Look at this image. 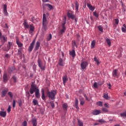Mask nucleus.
<instances>
[{
  "label": "nucleus",
  "instance_id": "16",
  "mask_svg": "<svg viewBox=\"0 0 126 126\" xmlns=\"http://www.w3.org/2000/svg\"><path fill=\"white\" fill-rule=\"evenodd\" d=\"M69 55L72 56V58H75V50L73 49L72 51H69Z\"/></svg>",
  "mask_w": 126,
  "mask_h": 126
},
{
  "label": "nucleus",
  "instance_id": "46",
  "mask_svg": "<svg viewBox=\"0 0 126 126\" xmlns=\"http://www.w3.org/2000/svg\"><path fill=\"white\" fill-rule=\"evenodd\" d=\"M32 103H33L34 106H36V105H37L38 104V101H37L36 99H33Z\"/></svg>",
  "mask_w": 126,
  "mask_h": 126
},
{
  "label": "nucleus",
  "instance_id": "9",
  "mask_svg": "<svg viewBox=\"0 0 126 126\" xmlns=\"http://www.w3.org/2000/svg\"><path fill=\"white\" fill-rule=\"evenodd\" d=\"M16 43L19 48H21V47H23V44L21 43V42H20V40H19V39H18V38L17 37H16Z\"/></svg>",
  "mask_w": 126,
  "mask_h": 126
},
{
  "label": "nucleus",
  "instance_id": "57",
  "mask_svg": "<svg viewBox=\"0 0 126 126\" xmlns=\"http://www.w3.org/2000/svg\"><path fill=\"white\" fill-rule=\"evenodd\" d=\"M12 79L13 80L14 82H16V77H15V76L12 77Z\"/></svg>",
  "mask_w": 126,
  "mask_h": 126
},
{
  "label": "nucleus",
  "instance_id": "49",
  "mask_svg": "<svg viewBox=\"0 0 126 126\" xmlns=\"http://www.w3.org/2000/svg\"><path fill=\"white\" fill-rule=\"evenodd\" d=\"M98 30H99V31H100L101 32H103V27H102V26H99L98 27Z\"/></svg>",
  "mask_w": 126,
  "mask_h": 126
},
{
  "label": "nucleus",
  "instance_id": "52",
  "mask_svg": "<svg viewBox=\"0 0 126 126\" xmlns=\"http://www.w3.org/2000/svg\"><path fill=\"white\" fill-rule=\"evenodd\" d=\"M94 88H98V84L97 83V82H94Z\"/></svg>",
  "mask_w": 126,
  "mask_h": 126
},
{
  "label": "nucleus",
  "instance_id": "45",
  "mask_svg": "<svg viewBox=\"0 0 126 126\" xmlns=\"http://www.w3.org/2000/svg\"><path fill=\"white\" fill-rule=\"evenodd\" d=\"M122 30L123 31V32H126V25H123V27L122 28Z\"/></svg>",
  "mask_w": 126,
  "mask_h": 126
},
{
  "label": "nucleus",
  "instance_id": "33",
  "mask_svg": "<svg viewBox=\"0 0 126 126\" xmlns=\"http://www.w3.org/2000/svg\"><path fill=\"white\" fill-rule=\"evenodd\" d=\"M12 46V43L10 42H8V45H7V48H8L7 51H9V50H10Z\"/></svg>",
  "mask_w": 126,
  "mask_h": 126
},
{
  "label": "nucleus",
  "instance_id": "59",
  "mask_svg": "<svg viewBox=\"0 0 126 126\" xmlns=\"http://www.w3.org/2000/svg\"><path fill=\"white\" fill-rule=\"evenodd\" d=\"M34 20H35V17H32V20H30V21H32V22H34Z\"/></svg>",
  "mask_w": 126,
  "mask_h": 126
},
{
  "label": "nucleus",
  "instance_id": "17",
  "mask_svg": "<svg viewBox=\"0 0 126 126\" xmlns=\"http://www.w3.org/2000/svg\"><path fill=\"white\" fill-rule=\"evenodd\" d=\"M87 5L88 8H89L90 10H91V11H94V10L95 9V7L92 6V5H91V4H89V3H87Z\"/></svg>",
  "mask_w": 126,
  "mask_h": 126
},
{
  "label": "nucleus",
  "instance_id": "12",
  "mask_svg": "<svg viewBox=\"0 0 126 126\" xmlns=\"http://www.w3.org/2000/svg\"><path fill=\"white\" fill-rule=\"evenodd\" d=\"M118 70L117 69L114 70L112 72V75L113 77H119V75L118 74Z\"/></svg>",
  "mask_w": 126,
  "mask_h": 126
},
{
  "label": "nucleus",
  "instance_id": "5",
  "mask_svg": "<svg viewBox=\"0 0 126 126\" xmlns=\"http://www.w3.org/2000/svg\"><path fill=\"white\" fill-rule=\"evenodd\" d=\"M37 90H39V89L38 88H37V87L36 86V85H35L34 84H32L31 85V88L30 90V92L31 94H33L34 93V92H36V91H37Z\"/></svg>",
  "mask_w": 126,
  "mask_h": 126
},
{
  "label": "nucleus",
  "instance_id": "64",
  "mask_svg": "<svg viewBox=\"0 0 126 126\" xmlns=\"http://www.w3.org/2000/svg\"><path fill=\"white\" fill-rule=\"evenodd\" d=\"M104 83H98V85H102V84H103Z\"/></svg>",
  "mask_w": 126,
  "mask_h": 126
},
{
  "label": "nucleus",
  "instance_id": "27",
  "mask_svg": "<svg viewBox=\"0 0 126 126\" xmlns=\"http://www.w3.org/2000/svg\"><path fill=\"white\" fill-rule=\"evenodd\" d=\"M14 69H15V68L14 67H11L8 69V72L9 73H12L13 71H14Z\"/></svg>",
  "mask_w": 126,
  "mask_h": 126
},
{
  "label": "nucleus",
  "instance_id": "40",
  "mask_svg": "<svg viewBox=\"0 0 126 126\" xmlns=\"http://www.w3.org/2000/svg\"><path fill=\"white\" fill-rule=\"evenodd\" d=\"M96 122L98 123H100V124H105L106 123V121L104 120L103 119H99L98 120H97Z\"/></svg>",
  "mask_w": 126,
  "mask_h": 126
},
{
  "label": "nucleus",
  "instance_id": "53",
  "mask_svg": "<svg viewBox=\"0 0 126 126\" xmlns=\"http://www.w3.org/2000/svg\"><path fill=\"white\" fill-rule=\"evenodd\" d=\"M11 106L10 105H9L8 107V109H7V112L8 113H10V111H11Z\"/></svg>",
  "mask_w": 126,
  "mask_h": 126
},
{
  "label": "nucleus",
  "instance_id": "31",
  "mask_svg": "<svg viewBox=\"0 0 126 126\" xmlns=\"http://www.w3.org/2000/svg\"><path fill=\"white\" fill-rule=\"evenodd\" d=\"M106 42L108 45V47H111V39L109 38H106Z\"/></svg>",
  "mask_w": 126,
  "mask_h": 126
},
{
  "label": "nucleus",
  "instance_id": "20",
  "mask_svg": "<svg viewBox=\"0 0 126 126\" xmlns=\"http://www.w3.org/2000/svg\"><path fill=\"white\" fill-rule=\"evenodd\" d=\"M23 24L25 29H28L30 26V25L28 24L26 20L24 21Z\"/></svg>",
  "mask_w": 126,
  "mask_h": 126
},
{
  "label": "nucleus",
  "instance_id": "41",
  "mask_svg": "<svg viewBox=\"0 0 126 126\" xmlns=\"http://www.w3.org/2000/svg\"><path fill=\"white\" fill-rule=\"evenodd\" d=\"M78 125L79 126H83V122L78 119Z\"/></svg>",
  "mask_w": 126,
  "mask_h": 126
},
{
  "label": "nucleus",
  "instance_id": "37",
  "mask_svg": "<svg viewBox=\"0 0 126 126\" xmlns=\"http://www.w3.org/2000/svg\"><path fill=\"white\" fill-rule=\"evenodd\" d=\"M63 108L65 111H66V110H67V103L63 104Z\"/></svg>",
  "mask_w": 126,
  "mask_h": 126
},
{
  "label": "nucleus",
  "instance_id": "36",
  "mask_svg": "<svg viewBox=\"0 0 126 126\" xmlns=\"http://www.w3.org/2000/svg\"><path fill=\"white\" fill-rule=\"evenodd\" d=\"M32 124L33 126H37V120H36V119H33Z\"/></svg>",
  "mask_w": 126,
  "mask_h": 126
},
{
  "label": "nucleus",
  "instance_id": "34",
  "mask_svg": "<svg viewBox=\"0 0 126 126\" xmlns=\"http://www.w3.org/2000/svg\"><path fill=\"white\" fill-rule=\"evenodd\" d=\"M66 29L65 25L62 24V28L61 29V32H64Z\"/></svg>",
  "mask_w": 126,
  "mask_h": 126
},
{
  "label": "nucleus",
  "instance_id": "38",
  "mask_svg": "<svg viewBox=\"0 0 126 126\" xmlns=\"http://www.w3.org/2000/svg\"><path fill=\"white\" fill-rule=\"evenodd\" d=\"M94 59V62L96 63V64H97V65H99V64H100V62H99V60L97 59L96 57H95Z\"/></svg>",
  "mask_w": 126,
  "mask_h": 126
},
{
  "label": "nucleus",
  "instance_id": "54",
  "mask_svg": "<svg viewBox=\"0 0 126 126\" xmlns=\"http://www.w3.org/2000/svg\"><path fill=\"white\" fill-rule=\"evenodd\" d=\"M97 104L98 106H99L100 107H102V106H103V103L101 101H99Z\"/></svg>",
  "mask_w": 126,
  "mask_h": 126
},
{
  "label": "nucleus",
  "instance_id": "4",
  "mask_svg": "<svg viewBox=\"0 0 126 126\" xmlns=\"http://www.w3.org/2000/svg\"><path fill=\"white\" fill-rule=\"evenodd\" d=\"M37 63L39 67L41 70H45L46 68V64L43 63V62H42V60L40 59V58H38V59Z\"/></svg>",
  "mask_w": 126,
  "mask_h": 126
},
{
  "label": "nucleus",
  "instance_id": "60",
  "mask_svg": "<svg viewBox=\"0 0 126 126\" xmlns=\"http://www.w3.org/2000/svg\"><path fill=\"white\" fill-rule=\"evenodd\" d=\"M104 106H105L106 108H109V105H108V104H107V103H105V104H104Z\"/></svg>",
  "mask_w": 126,
  "mask_h": 126
},
{
  "label": "nucleus",
  "instance_id": "3",
  "mask_svg": "<svg viewBox=\"0 0 126 126\" xmlns=\"http://www.w3.org/2000/svg\"><path fill=\"white\" fill-rule=\"evenodd\" d=\"M67 16L68 18H70L72 20H74L75 22H77V18L74 15V12L72 11H68L67 13Z\"/></svg>",
  "mask_w": 126,
  "mask_h": 126
},
{
  "label": "nucleus",
  "instance_id": "14",
  "mask_svg": "<svg viewBox=\"0 0 126 126\" xmlns=\"http://www.w3.org/2000/svg\"><path fill=\"white\" fill-rule=\"evenodd\" d=\"M40 46H41V43H40V42L37 41L36 43L35 46L34 47V51H38L39 48H40Z\"/></svg>",
  "mask_w": 126,
  "mask_h": 126
},
{
  "label": "nucleus",
  "instance_id": "8",
  "mask_svg": "<svg viewBox=\"0 0 126 126\" xmlns=\"http://www.w3.org/2000/svg\"><path fill=\"white\" fill-rule=\"evenodd\" d=\"M35 39H34L32 41V43H31L30 46L29 47V52H32V50H33V49L34 48V46L35 45Z\"/></svg>",
  "mask_w": 126,
  "mask_h": 126
},
{
  "label": "nucleus",
  "instance_id": "58",
  "mask_svg": "<svg viewBox=\"0 0 126 126\" xmlns=\"http://www.w3.org/2000/svg\"><path fill=\"white\" fill-rule=\"evenodd\" d=\"M18 104H19V106L20 107H21L22 105V101H21V100H20V101H19L18 102Z\"/></svg>",
  "mask_w": 126,
  "mask_h": 126
},
{
  "label": "nucleus",
  "instance_id": "56",
  "mask_svg": "<svg viewBox=\"0 0 126 126\" xmlns=\"http://www.w3.org/2000/svg\"><path fill=\"white\" fill-rule=\"evenodd\" d=\"M102 111H103V112H105V113H108V109L105 108H102Z\"/></svg>",
  "mask_w": 126,
  "mask_h": 126
},
{
  "label": "nucleus",
  "instance_id": "29",
  "mask_svg": "<svg viewBox=\"0 0 126 126\" xmlns=\"http://www.w3.org/2000/svg\"><path fill=\"white\" fill-rule=\"evenodd\" d=\"M75 9L76 11H78V8L79 7V4L77 1H75Z\"/></svg>",
  "mask_w": 126,
  "mask_h": 126
},
{
  "label": "nucleus",
  "instance_id": "19",
  "mask_svg": "<svg viewBox=\"0 0 126 126\" xmlns=\"http://www.w3.org/2000/svg\"><path fill=\"white\" fill-rule=\"evenodd\" d=\"M7 92H8V89L3 90L1 93V97H4V96L6 95V93H7Z\"/></svg>",
  "mask_w": 126,
  "mask_h": 126
},
{
  "label": "nucleus",
  "instance_id": "21",
  "mask_svg": "<svg viewBox=\"0 0 126 126\" xmlns=\"http://www.w3.org/2000/svg\"><path fill=\"white\" fill-rule=\"evenodd\" d=\"M74 107L77 110H79V108L78 107V99L77 98H75Z\"/></svg>",
  "mask_w": 126,
  "mask_h": 126
},
{
  "label": "nucleus",
  "instance_id": "1",
  "mask_svg": "<svg viewBox=\"0 0 126 126\" xmlns=\"http://www.w3.org/2000/svg\"><path fill=\"white\" fill-rule=\"evenodd\" d=\"M46 94L48 96L49 99H51V100H55L56 99V95H57V91H52L51 92L47 90Z\"/></svg>",
  "mask_w": 126,
  "mask_h": 126
},
{
  "label": "nucleus",
  "instance_id": "39",
  "mask_svg": "<svg viewBox=\"0 0 126 126\" xmlns=\"http://www.w3.org/2000/svg\"><path fill=\"white\" fill-rule=\"evenodd\" d=\"M80 105H81V106H83V105H84V103H85L84 99L83 98H80Z\"/></svg>",
  "mask_w": 126,
  "mask_h": 126
},
{
  "label": "nucleus",
  "instance_id": "61",
  "mask_svg": "<svg viewBox=\"0 0 126 126\" xmlns=\"http://www.w3.org/2000/svg\"><path fill=\"white\" fill-rule=\"evenodd\" d=\"M108 86H109V87H108V88L109 89H111V88L112 87V85H111V84H108Z\"/></svg>",
  "mask_w": 126,
  "mask_h": 126
},
{
  "label": "nucleus",
  "instance_id": "11",
  "mask_svg": "<svg viewBox=\"0 0 126 126\" xmlns=\"http://www.w3.org/2000/svg\"><path fill=\"white\" fill-rule=\"evenodd\" d=\"M7 7L6 6V5L4 4L3 5V13L6 16H7L8 15V13L7 12Z\"/></svg>",
  "mask_w": 126,
  "mask_h": 126
},
{
  "label": "nucleus",
  "instance_id": "25",
  "mask_svg": "<svg viewBox=\"0 0 126 126\" xmlns=\"http://www.w3.org/2000/svg\"><path fill=\"white\" fill-rule=\"evenodd\" d=\"M96 45V41L93 40L92 41L91 44V47L92 49H94L95 48V46Z\"/></svg>",
  "mask_w": 126,
  "mask_h": 126
},
{
  "label": "nucleus",
  "instance_id": "10",
  "mask_svg": "<svg viewBox=\"0 0 126 126\" xmlns=\"http://www.w3.org/2000/svg\"><path fill=\"white\" fill-rule=\"evenodd\" d=\"M3 81L5 83H6L8 81V77L6 73H4L3 75Z\"/></svg>",
  "mask_w": 126,
  "mask_h": 126
},
{
  "label": "nucleus",
  "instance_id": "48",
  "mask_svg": "<svg viewBox=\"0 0 126 126\" xmlns=\"http://www.w3.org/2000/svg\"><path fill=\"white\" fill-rule=\"evenodd\" d=\"M50 103L51 105L52 108H55V103H54V101H50Z\"/></svg>",
  "mask_w": 126,
  "mask_h": 126
},
{
  "label": "nucleus",
  "instance_id": "32",
  "mask_svg": "<svg viewBox=\"0 0 126 126\" xmlns=\"http://www.w3.org/2000/svg\"><path fill=\"white\" fill-rule=\"evenodd\" d=\"M29 28L32 32L35 30V27H34V25H30Z\"/></svg>",
  "mask_w": 126,
  "mask_h": 126
},
{
  "label": "nucleus",
  "instance_id": "62",
  "mask_svg": "<svg viewBox=\"0 0 126 126\" xmlns=\"http://www.w3.org/2000/svg\"><path fill=\"white\" fill-rule=\"evenodd\" d=\"M5 58H9V55H8V54H6L5 55Z\"/></svg>",
  "mask_w": 126,
  "mask_h": 126
},
{
  "label": "nucleus",
  "instance_id": "24",
  "mask_svg": "<svg viewBox=\"0 0 126 126\" xmlns=\"http://www.w3.org/2000/svg\"><path fill=\"white\" fill-rule=\"evenodd\" d=\"M35 97H36L37 98V99H39L40 98V91L38 90H37V91H36L35 93Z\"/></svg>",
  "mask_w": 126,
  "mask_h": 126
},
{
  "label": "nucleus",
  "instance_id": "35",
  "mask_svg": "<svg viewBox=\"0 0 126 126\" xmlns=\"http://www.w3.org/2000/svg\"><path fill=\"white\" fill-rule=\"evenodd\" d=\"M63 25H65V24L66 23V16H64L63 17Z\"/></svg>",
  "mask_w": 126,
  "mask_h": 126
},
{
  "label": "nucleus",
  "instance_id": "43",
  "mask_svg": "<svg viewBox=\"0 0 126 126\" xmlns=\"http://www.w3.org/2000/svg\"><path fill=\"white\" fill-rule=\"evenodd\" d=\"M93 15H94V16H95L96 18H98V17H99V15L98 13H97V12H96V11H94L93 12Z\"/></svg>",
  "mask_w": 126,
  "mask_h": 126
},
{
  "label": "nucleus",
  "instance_id": "6",
  "mask_svg": "<svg viewBox=\"0 0 126 126\" xmlns=\"http://www.w3.org/2000/svg\"><path fill=\"white\" fill-rule=\"evenodd\" d=\"M87 66H88V62L87 61L82 62L81 63V68L82 70H84Z\"/></svg>",
  "mask_w": 126,
  "mask_h": 126
},
{
  "label": "nucleus",
  "instance_id": "44",
  "mask_svg": "<svg viewBox=\"0 0 126 126\" xmlns=\"http://www.w3.org/2000/svg\"><path fill=\"white\" fill-rule=\"evenodd\" d=\"M52 39V34H49V35L47 36V41H49Z\"/></svg>",
  "mask_w": 126,
  "mask_h": 126
},
{
  "label": "nucleus",
  "instance_id": "18",
  "mask_svg": "<svg viewBox=\"0 0 126 126\" xmlns=\"http://www.w3.org/2000/svg\"><path fill=\"white\" fill-rule=\"evenodd\" d=\"M44 6H47L48 7V10H52V9L53 8V5L49 3L44 4Z\"/></svg>",
  "mask_w": 126,
  "mask_h": 126
},
{
  "label": "nucleus",
  "instance_id": "13",
  "mask_svg": "<svg viewBox=\"0 0 126 126\" xmlns=\"http://www.w3.org/2000/svg\"><path fill=\"white\" fill-rule=\"evenodd\" d=\"M119 22H120V20L118 19H115L113 22V25L115 27H117V26L119 24Z\"/></svg>",
  "mask_w": 126,
  "mask_h": 126
},
{
  "label": "nucleus",
  "instance_id": "51",
  "mask_svg": "<svg viewBox=\"0 0 126 126\" xmlns=\"http://www.w3.org/2000/svg\"><path fill=\"white\" fill-rule=\"evenodd\" d=\"M72 45L73 47H74L75 46L76 47H77V45H76V42L74 40H73L72 41Z\"/></svg>",
  "mask_w": 126,
  "mask_h": 126
},
{
  "label": "nucleus",
  "instance_id": "42",
  "mask_svg": "<svg viewBox=\"0 0 126 126\" xmlns=\"http://www.w3.org/2000/svg\"><path fill=\"white\" fill-rule=\"evenodd\" d=\"M8 95L10 97L11 99H12V98H13V94H12V92H9L8 93Z\"/></svg>",
  "mask_w": 126,
  "mask_h": 126
},
{
  "label": "nucleus",
  "instance_id": "23",
  "mask_svg": "<svg viewBox=\"0 0 126 126\" xmlns=\"http://www.w3.org/2000/svg\"><path fill=\"white\" fill-rule=\"evenodd\" d=\"M0 116L2 117V118H5L6 117V112L0 111Z\"/></svg>",
  "mask_w": 126,
  "mask_h": 126
},
{
  "label": "nucleus",
  "instance_id": "7",
  "mask_svg": "<svg viewBox=\"0 0 126 126\" xmlns=\"http://www.w3.org/2000/svg\"><path fill=\"white\" fill-rule=\"evenodd\" d=\"M0 39L3 43H5L7 41V37L5 35H2L1 32H0Z\"/></svg>",
  "mask_w": 126,
  "mask_h": 126
},
{
  "label": "nucleus",
  "instance_id": "50",
  "mask_svg": "<svg viewBox=\"0 0 126 126\" xmlns=\"http://www.w3.org/2000/svg\"><path fill=\"white\" fill-rule=\"evenodd\" d=\"M103 98L106 100H108V99H109V96L107 94H104L103 95Z\"/></svg>",
  "mask_w": 126,
  "mask_h": 126
},
{
  "label": "nucleus",
  "instance_id": "26",
  "mask_svg": "<svg viewBox=\"0 0 126 126\" xmlns=\"http://www.w3.org/2000/svg\"><path fill=\"white\" fill-rule=\"evenodd\" d=\"M101 112L99 110H94L92 112L93 115H94V116H97V115H99Z\"/></svg>",
  "mask_w": 126,
  "mask_h": 126
},
{
  "label": "nucleus",
  "instance_id": "2",
  "mask_svg": "<svg viewBox=\"0 0 126 126\" xmlns=\"http://www.w3.org/2000/svg\"><path fill=\"white\" fill-rule=\"evenodd\" d=\"M42 25L43 31H46L47 29V26L48 25V21H47V17H46V14H43Z\"/></svg>",
  "mask_w": 126,
  "mask_h": 126
},
{
  "label": "nucleus",
  "instance_id": "55",
  "mask_svg": "<svg viewBox=\"0 0 126 126\" xmlns=\"http://www.w3.org/2000/svg\"><path fill=\"white\" fill-rule=\"evenodd\" d=\"M15 105H16V101L15 100H13V107L15 108Z\"/></svg>",
  "mask_w": 126,
  "mask_h": 126
},
{
  "label": "nucleus",
  "instance_id": "63",
  "mask_svg": "<svg viewBox=\"0 0 126 126\" xmlns=\"http://www.w3.org/2000/svg\"><path fill=\"white\" fill-rule=\"evenodd\" d=\"M43 2H47V1H49V0H42Z\"/></svg>",
  "mask_w": 126,
  "mask_h": 126
},
{
  "label": "nucleus",
  "instance_id": "28",
  "mask_svg": "<svg viewBox=\"0 0 126 126\" xmlns=\"http://www.w3.org/2000/svg\"><path fill=\"white\" fill-rule=\"evenodd\" d=\"M17 55L20 57H22V48H20L18 50Z\"/></svg>",
  "mask_w": 126,
  "mask_h": 126
},
{
  "label": "nucleus",
  "instance_id": "30",
  "mask_svg": "<svg viewBox=\"0 0 126 126\" xmlns=\"http://www.w3.org/2000/svg\"><path fill=\"white\" fill-rule=\"evenodd\" d=\"M59 64L61 66H63V60L62 58H60L59 61Z\"/></svg>",
  "mask_w": 126,
  "mask_h": 126
},
{
  "label": "nucleus",
  "instance_id": "22",
  "mask_svg": "<svg viewBox=\"0 0 126 126\" xmlns=\"http://www.w3.org/2000/svg\"><path fill=\"white\" fill-rule=\"evenodd\" d=\"M41 93H42L41 98L42 100H45L46 96H45V90H44V89H42Z\"/></svg>",
  "mask_w": 126,
  "mask_h": 126
},
{
  "label": "nucleus",
  "instance_id": "15",
  "mask_svg": "<svg viewBox=\"0 0 126 126\" xmlns=\"http://www.w3.org/2000/svg\"><path fill=\"white\" fill-rule=\"evenodd\" d=\"M62 79H63V85H65V83H66V82H67V81H68V79H67V76L66 75L64 76L63 77Z\"/></svg>",
  "mask_w": 126,
  "mask_h": 126
},
{
  "label": "nucleus",
  "instance_id": "47",
  "mask_svg": "<svg viewBox=\"0 0 126 126\" xmlns=\"http://www.w3.org/2000/svg\"><path fill=\"white\" fill-rule=\"evenodd\" d=\"M120 116L123 117H126V111L125 112H123L121 114H120Z\"/></svg>",
  "mask_w": 126,
  "mask_h": 126
}]
</instances>
